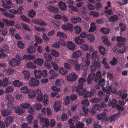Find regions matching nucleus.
<instances>
[{"instance_id": "nucleus-34", "label": "nucleus", "mask_w": 128, "mask_h": 128, "mask_svg": "<svg viewBox=\"0 0 128 128\" xmlns=\"http://www.w3.org/2000/svg\"><path fill=\"white\" fill-rule=\"evenodd\" d=\"M82 30V28L78 26H76L74 28V33L76 34H79Z\"/></svg>"}, {"instance_id": "nucleus-6", "label": "nucleus", "mask_w": 128, "mask_h": 128, "mask_svg": "<svg viewBox=\"0 0 128 128\" xmlns=\"http://www.w3.org/2000/svg\"><path fill=\"white\" fill-rule=\"evenodd\" d=\"M78 76L76 73L72 72L67 76V80L69 81H74L77 79Z\"/></svg>"}, {"instance_id": "nucleus-16", "label": "nucleus", "mask_w": 128, "mask_h": 128, "mask_svg": "<svg viewBox=\"0 0 128 128\" xmlns=\"http://www.w3.org/2000/svg\"><path fill=\"white\" fill-rule=\"evenodd\" d=\"M58 5L60 9L62 11H64L67 10V6L65 2L60 1L58 3Z\"/></svg>"}, {"instance_id": "nucleus-11", "label": "nucleus", "mask_w": 128, "mask_h": 128, "mask_svg": "<svg viewBox=\"0 0 128 128\" xmlns=\"http://www.w3.org/2000/svg\"><path fill=\"white\" fill-rule=\"evenodd\" d=\"M100 63L97 62H94L93 65H91L90 66V70L91 72L95 71L96 68H99L100 66Z\"/></svg>"}, {"instance_id": "nucleus-30", "label": "nucleus", "mask_w": 128, "mask_h": 128, "mask_svg": "<svg viewBox=\"0 0 128 128\" xmlns=\"http://www.w3.org/2000/svg\"><path fill=\"white\" fill-rule=\"evenodd\" d=\"M110 29L108 28H102L100 29V32L104 34H108L110 32Z\"/></svg>"}, {"instance_id": "nucleus-3", "label": "nucleus", "mask_w": 128, "mask_h": 128, "mask_svg": "<svg viewBox=\"0 0 128 128\" xmlns=\"http://www.w3.org/2000/svg\"><path fill=\"white\" fill-rule=\"evenodd\" d=\"M32 22L34 24L41 26H46L47 25L46 22L42 19H33Z\"/></svg>"}, {"instance_id": "nucleus-39", "label": "nucleus", "mask_w": 128, "mask_h": 128, "mask_svg": "<svg viewBox=\"0 0 128 128\" xmlns=\"http://www.w3.org/2000/svg\"><path fill=\"white\" fill-rule=\"evenodd\" d=\"M106 115V112H103L97 115V118L98 120H101L103 118H104Z\"/></svg>"}, {"instance_id": "nucleus-56", "label": "nucleus", "mask_w": 128, "mask_h": 128, "mask_svg": "<svg viewBox=\"0 0 128 128\" xmlns=\"http://www.w3.org/2000/svg\"><path fill=\"white\" fill-rule=\"evenodd\" d=\"M34 38L36 42L39 44H41L42 42V39L41 38H40L38 36L36 35L34 36Z\"/></svg>"}, {"instance_id": "nucleus-25", "label": "nucleus", "mask_w": 128, "mask_h": 128, "mask_svg": "<svg viewBox=\"0 0 128 128\" xmlns=\"http://www.w3.org/2000/svg\"><path fill=\"white\" fill-rule=\"evenodd\" d=\"M12 84L14 86L16 87H20L23 85V83L18 80H16L13 81Z\"/></svg>"}, {"instance_id": "nucleus-46", "label": "nucleus", "mask_w": 128, "mask_h": 128, "mask_svg": "<svg viewBox=\"0 0 128 128\" xmlns=\"http://www.w3.org/2000/svg\"><path fill=\"white\" fill-rule=\"evenodd\" d=\"M90 101L92 103H99L101 101V100L100 98H95L91 99Z\"/></svg>"}, {"instance_id": "nucleus-44", "label": "nucleus", "mask_w": 128, "mask_h": 128, "mask_svg": "<svg viewBox=\"0 0 128 128\" xmlns=\"http://www.w3.org/2000/svg\"><path fill=\"white\" fill-rule=\"evenodd\" d=\"M116 40L118 42H126V40L122 36H118L116 38Z\"/></svg>"}, {"instance_id": "nucleus-41", "label": "nucleus", "mask_w": 128, "mask_h": 128, "mask_svg": "<svg viewBox=\"0 0 128 128\" xmlns=\"http://www.w3.org/2000/svg\"><path fill=\"white\" fill-rule=\"evenodd\" d=\"M26 67L29 69L31 68L35 69L36 67V66L35 65H33L32 62H28L26 65Z\"/></svg>"}, {"instance_id": "nucleus-24", "label": "nucleus", "mask_w": 128, "mask_h": 128, "mask_svg": "<svg viewBox=\"0 0 128 128\" xmlns=\"http://www.w3.org/2000/svg\"><path fill=\"white\" fill-rule=\"evenodd\" d=\"M11 112L12 111L8 109H4L1 112L2 114L4 116H6L10 115Z\"/></svg>"}, {"instance_id": "nucleus-42", "label": "nucleus", "mask_w": 128, "mask_h": 128, "mask_svg": "<svg viewBox=\"0 0 128 128\" xmlns=\"http://www.w3.org/2000/svg\"><path fill=\"white\" fill-rule=\"evenodd\" d=\"M82 88L80 89L79 88V91H78V93L81 96H82L85 94L86 92V90L84 88Z\"/></svg>"}, {"instance_id": "nucleus-8", "label": "nucleus", "mask_w": 128, "mask_h": 128, "mask_svg": "<svg viewBox=\"0 0 128 128\" xmlns=\"http://www.w3.org/2000/svg\"><path fill=\"white\" fill-rule=\"evenodd\" d=\"M96 76L95 73L94 72H92L90 74L86 80L87 83L90 84H91L92 81L94 79H95Z\"/></svg>"}, {"instance_id": "nucleus-13", "label": "nucleus", "mask_w": 128, "mask_h": 128, "mask_svg": "<svg viewBox=\"0 0 128 128\" xmlns=\"http://www.w3.org/2000/svg\"><path fill=\"white\" fill-rule=\"evenodd\" d=\"M61 103L60 101H55L54 103V107L55 110L58 112L60 110L61 106Z\"/></svg>"}, {"instance_id": "nucleus-21", "label": "nucleus", "mask_w": 128, "mask_h": 128, "mask_svg": "<svg viewBox=\"0 0 128 128\" xmlns=\"http://www.w3.org/2000/svg\"><path fill=\"white\" fill-rule=\"evenodd\" d=\"M34 72L36 78L39 79L41 77L42 75L41 70H35L34 71Z\"/></svg>"}, {"instance_id": "nucleus-28", "label": "nucleus", "mask_w": 128, "mask_h": 128, "mask_svg": "<svg viewBox=\"0 0 128 128\" xmlns=\"http://www.w3.org/2000/svg\"><path fill=\"white\" fill-rule=\"evenodd\" d=\"M80 48L84 51H87L89 48V46L83 43L79 46Z\"/></svg>"}, {"instance_id": "nucleus-27", "label": "nucleus", "mask_w": 128, "mask_h": 128, "mask_svg": "<svg viewBox=\"0 0 128 128\" xmlns=\"http://www.w3.org/2000/svg\"><path fill=\"white\" fill-rule=\"evenodd\" d=\"M3 22L8 26H13L14 24V22L13 21H10L6 19H4L2 20Z\"/></svg>"}, {"instance_id": "nucleus-35", "label": "nucleus", "mask_w": 128, "mask_h": 128, "mask_svg": "<svg viewBox=\"0 0 128 128\" xmlns=\"http://www.w3.org/2000/svg\"><path fill=\"white\" fill-rule=\"evenodd\" d=\"M27 51L29 54H32L36 52V50L34 47L31 46L30 48H27Z\"/></svg>"}, {"instance_id": "nucleus-18", "label": "nucleus", "mask_w": 128, "mask_h": 128, "mask_svg": "<svg viewBox=\"0 0 128 128\" xmlns=\"http://www.w3.org/2000/svg\"><path fill=\"white\" fill-rule=\"evenodd\" d=\"M48 10L50 12L54 14L57 13L58 11V9L57 7H54L52 6H49L48 7Z\"/></svg>"}, {"instance_id": "nucleus-48", "label": "nucleus", "mask_w": 128, "mask_h": 128, "mask_svg": "<svg viewBox=\"0 0 128 128\" xmlns=\"http://www.w3.org/2000/svg\"><path fill=\"white\" fill-rule=\"evenodd\" d=\"M33 116L32 115H29L27 117V119L28 122V123L30 124L33 123L32 122L33 120Z\"/></svg>"}, {"instance_id": "nucleus-59", "label": "nucleus", "mask_w": 128, "mask_h": 128, "mask_svg": "<svg viewBox=\"0 0 128 128\" xmlns=\"http://www.w3.org/2000/svg\"><path fill=\"white\" fill-rule=\"evenodd\" d=\"M76 128H83L84 124V123L79 122L77 124H76Z\"/></svg>"}, {"instance_id": "nucleus-12", "label": "nucleus", "mask_w": 128, "mask_h": 128, "mask_svg": "<svg viewBox=\"0 0 128 128\" xmlns=\"http://www.w3.org/2000/svg\"><path fill=\"white\" fill-rule=\"evenodd\" d=\"M36 94L38 95L40 94H42L41 92V90L39 89H37L36 90V91H32L31 94H29V97L30 98H32L36 96Z\"/></svg>"}, {"instance_id": "nucleus-15", "label": "nucleus", "mask_w": 128, "mask_h": 128, "mask_svg": "<svg viewBox=\"0 0 128 128\" xmlns=\"http://www.w3.org/2000/svg\"><path fill=\"white\" fill-rule=\"evenodd\" d=\"M74 40L76 43L79 45V46L85 42L84 39L80 38L79 36L75 37Z\"/></svg>"}, {"instance_id": "nucleus-57", "label": "nucleus", "mask_w": 128, "mask_h": 128, "mask_svg": "<svg viewBox=\"0 0 128 128\" xmlns=\"http://www.w3.org/2000/svg\"><path fill=\"white\" fill-rule=\"evenodd\" d=\"M3 14L4 16L12 18H13L14 16V15L7 12H3Z\"/></svg>"}, {"instance_id": "nucleus-33", "label": "nucleus", "mask_w": 128, "mask_h": 128, "mask_svg": "<svg viewBox=\"0 0 128 128\" xmlns=\"http://www.w3.org/2000/svg\"><path fill=\"white\" fill-rule=\"evenodd\" d=\"M63 84V80L61 79H57L55 82V84L58 86H62Z\"/></svg>"}, {"instance_id": "nucleus-62", "label": "nucleus", "mask_w": 128, "mask_h": 128, "mask_svg": "<svg viewBox=\"0 0 128 128\" xmlns=\"http://www.w3.org/2000/svg\"><path fill=\"white\" fill-rule=\"evenodd\" d=\"M51 54L54 56L56 57L58 56V52L54 49H52L51 50Z\"/></svg>"}, {"instance_id": "nucleus-54", "label": "nucleus", "mask_w": 128, "mask_h": 128, "mask_svg": "<svg viewBox=\"0 0 128 128\" xmlns=\"http://www.w3.org/2000/svg\"><path fill=\"white\" fill-rule=\"evenodd\" d=\"M90 15L94 17H97L99 16L98 13L96 12L92 11L90 13Z\"/></svg>"}, {"instance_id": "nucleus-4", "label": "nucleus", "mask_w": 128, "mask_h": 128, "mask_svg": "<svg viewBox=\"0 0 128 128\" xmlns=\"http://www.w3.org/2000/svg\"><path fill=\"white\" fill-rule=\"evenodd\" d=\"M29 84L31 86H38L39 84V82L34 78H32L29 81Z\"/></svg>"}, {"instance_id": "nucleus-10", "label": "nucleus", "mask_w": 128, "mask_h": 128, "mask_svg": "<svg viewBox=\"0 0 128 128\" xmlns=\"http://www.w3.org/2000/svg\"><path fill=\"white\" fill-rule=\"evenodd\" d=\"M40 121L41 123H44L43 125L46 128H47L50 125L49 120L46 118H42L40 119Z\"/></svg>"}, {"instance_id": "nucleus-7", "label": "nucleus", "mask_w": 128, "mask_h": 128, "mask_svg": "<svg viewBox=\"0 0 128 128\" xmlns=\"http://www.w3.org/2000/svg\"><path fill=\"white\" fill-rule=\"evenodd\" d=\"M14 119V116H9L6 117L4 120L6 126H8L12 123Z\"/></svg>"}, {"instance_id": "nucleus-55", "label": "nucleus", "mask_w": 128, "mask_h": 128, "mask_svg": "<svg viewBox=\"0 0 128 128\" xmlns=\"http://www.w3.org/2000/svg\"><path fill=\"white\" fill-rule=\"evenodd\" d=\"M53 68L56 70H58L59 69V67L58 65L54 62H51Z\"/></svg>"}, {"instance_id": "nucleus-37", "label": "nucleus", "mask_w": 128, "mask_h": 128, "mask_svg": "<svg viewBox=\"0 0 128 128\" xmlns=\"http://www.w3.org/2000/svg\"><path fill=\"white\" fill-rule=\"evenodd\" d=\"M8 80L6 78H5L2 79V86L6 87L8 85Z\"/></svg>"}, {"instance_id": "nucleus-58", "label": "nucleus", "mask_w": 128, "mask_h": 128, "mask_svg": "<svg viewBox=\"0 0 128 128\" xmlns=\"http://www.w3.org/2000/svg\"><path fill=\"white\" fill-rule=\"evenodd\" d=\"M68 62L72 66H73L76 63H77L78 61L77 60H74L69 59L68 60Z\"/></svg>"}, {"instance_id": "nucleus-23", "label": "nucleus", "mask_w": 128, "mask_h": 128, "mask_svg": "<svg viewBox=\"0 0 128 128\" xmlns=\"http://www.w3.org/2000/svg\"><path fill=\"white\" fill-rule=\"evenodd\" d=\"M15 110L16 113L18 115L22 114L25 111L24 110L22 109L19 107L15 108Z\"/></svg>"}, {"instance_id": "nucleus-51", "label": "nucleus", "mask_w": 128, "mask_h": 128, "mask_svg": "<svg viewBox=\"0 0 128 128\" xmlns=\"http://www.w3.org/2000/svg\"><path fill=\"white\" fill-rule=\"evenodd\" d=\"M43 99V96L42 94H40L37 95L36 97V100L39 102H40L42 101Z\"/></svg>"}, {"instance_id": "nucleus-43", "label": "nucleus", "mask_w": 128, "mask_h": 128, "mask_svg": "<svg viewBox=\"0 0 128 128\" xmlns=\"http://www.w3.org/2000/svg\"><path fill=\"white\" fill-rule=\"evenodd\" d=\"M20 18L23 20L28 23H30V19L24 15H22L20 16Z\"/></svg>"}, {"instance_id": "nucleus-45", "label": "nucleus", "mask_w": 128, "mask_h": 128, "mask_svg": "<svg viewBox=\"0 0 128 128\" xmlns=\"http://www.w3.org/2000/svg\"><path fill=\"white\" fill-rule=\"evenodd\" d=\"M104 91L106 92L107 94H110L112 92V87L111 86H110L108 88L106 89H104L103 90Z\"/></svg>"}, {"instance_id": "nucleus-50", "label": "nucleus", "mask_w": 128, "mask_h": 128, "mask_svg": "<svg viewBox=\"0 0 128 128\" xmlns=\"http://www.w3.org/2000/svg\"><path fill=\"white\" fill-rule=\"evenodd\" d=\"M22 26L23 27V29L26 31L29 32H30L31 31V30L27 24H22Z\"/></svg>"}, {"instance_id": "nucleus-22", "label": "nucleus", "mask_w": 128, "mask_h": 128, "mask_svg": "<svg viewBox=\"0 0 128 128\" xmlns=\"http://www.w3.org/2000/svg\"><path fill=\"white\" fill-rule=\"evenodd\" d=\"M67 47L69 50H73L75 48V46L74 44L72 42L70 41L68 42Z\"/></svg>"}, {"instance_id": "nucleus-38", "label": "nucleus", "mask_w": 128, "mask_h": 128, "mask_svg": "<svg viewBox=\"0 0 128 128\" xmlns=\"http://www.w3.org/2000/svg\"><path fill=\"white\" fill-rule=\"evenodd\" d=\"M118 19V16L116 15H114L109 18V20L111 22H114L116 21Z\"/></svg>"}, {"instance_id": "nucleus-31", "label": "nucleus", "mask_w": 128, "mask_h": 128, "mask_svg": "<svg viewBox=\"0 0 128 128\" xmlns=\"http://www.w3.org/2000/svg\"><path fill=\"white\" fill-rule=\"evenodd\" d=\"M99 52L102 55H104L105 53L106 49L103 46H98Z\"/></svg>"}, {"instance_id": "nucleus-9", "label": "nucleus", "mask_w": 128, "mask_h": 128, "mask_svg": "<svg viewBox=\"0 0 128 128\" xmlns=\"http://www.w3.org/2000/svg\"><path fill=\"white\" fill-rule=\"evenodd\" d=\"M20 61L15 58H13L11 60L10 63V64L12 67L18 66L20 64Z\"/></svg>"}, {"instance_id": "nucleus-32", "label": "nucleus", "mask_w": 128, "mask_h": 128, "mask_svg": "<svg viewBox=\"0 0 128 128\" xmlns=\"http://www.w3.org/2000/svg\"><path fill=\"white\" fill-rule=\"evenodd\" d=\"M20 92L24 94L28 93L29 91L28 87L26 86H24L22 87L20 89Z\"/></svg>"}, {"instance_id": "nucleus-40", "label": "nucleus", "mask_w": 128, "mask_h": 128, "mask_svg": "<svg viewBox=\"0 0 128 128\" xmlns=\"http://www.w3.org/2000/svg\"><path fill=\"white\" fill-rule=\"evenodd\" d=\"M36 15V12L33 9L31 10L28 12V16L32 18H33Z\"/></svg>"}, {"instance_id": "nucleus-5", "label": "nucleus", "mask_w": 128, "mask_h": 128, "mask_svg": "<svg viewBox=\"0 0 128 128\" xmlns=\"http://www.w3.org/2000/svg\"><path fill=\"white\" fill-rule=\"evenodd\" d=\"M96 90L95 89L92 88L90 90V91H87L86 92L84 95V97L85 98H90L96 94Z\"/></svg>"}, {"instance_id": "nucleus-19", "label": "nucleus", "mask_w": 128, "mask_h": 128, "mask_svg": "<svg viewBox=\"0 0 128 128\" xmlns=\"http://www.w3.org/2000/svg\"><path fill=\"white\" fill-rule=\"evenodd\" d=\"M86 78L84 77H81L79 79L78 82V85L80 88H82L83 84L86 82Z\"/></svg>"}, {"instance_id": "nucleus-53", "label": "nucleus", "mask_w": 128, "mask_h": 128, "mask_svg": "<svg viewBox=\"0 0 128 128\" xmlns=\"http://www.w3.org/2000/svg\"><path fill=\"white\" fill-rule=\"evenodd\" d=\"M59 72L62 75L66 74L68 72L67 70H65L62 68H60L59 70Z\"/></svg>"}, {"instance_id": "nucleus-63", "label": "nucleus", "mask_w": 128, "mask_h": 128, "mask_svg": "<svg viewBox=\"0 0 128 128\" xmlns=\"http://www.w3.org/2000/svg\"><path fill=\"white\" fill-rule=\"evenodd\" d=\"M24 44L21 41H20L18 42V46L19 48L23 49L24 48Z\"/></svg>"}, {"instance_id": "nucleus-47", "label": "nucleus", "mask_w": 128, "mask_h": 128, "mask_svg": "<svg viewBox=\"0 0 128 128\" xmlns=\"http://www.w3.org/2000/svg\"><path fill=\"white\" fill-rule=\"evenodd\" d=\"M20 106L23 108L26 109L29 108L30 106V104L28 102H25L20 104Z\"/></svg>"}, {"instance_id": "nucleus-1", "label": "nucleus", "mask_w": 128, "mask_h": 128, "mask_svg": "<svg viewBox=\"0 0 128 128\" xmlns=\"http://www.w3.org/2000/svg\"><path fill=\"white\" fill-rule=\"evenodd\" d=\"M101 72L100 71H98L96 74V76L95 78L94 82L96 84H98V82L99 86L103 87L105 84V80L104 79H102Z\"/></svg>"}, {"instance_id": "nucleus-36", "label": "nucleus", "mask_w": 128, "mask_h": 128, "mask_svg": "<svg viewBox=\"0 0 128 128\" xmlns=\"http://www.w3.org/2000/svg\"><path fill=\"white\" fill-rule=\"evenodd\" d=\"M56 36L63 39L65 38L66 35L65 34L60 32H58L56 34Z\"/></svg>"}, {"instance_id": "nucleus-52", "label": "nucleus", "mask_w": 128, "mask_h": 128, "mask_svg": "<svg viewBox=\"0 0 128 128\" xmlns=\"http://www.w3.org/2000/svg\"><path fill=\"white\" fill-rule=\"evenodd\" d=\"M14 90L13 87L12 86H9L6 88L5 92L6 93H10Z\"/></svg>"}, {"instance_id": "nucleus-49", "label": "nucleus", "mask_w": 128, "mask_h": 128, "mask_svg": "<svg viewBox=\"0 0 128 128\" xmlns=\"http://www.w3.org/2000/svg\"><path fill=\"white\" fill-rule=\"evenodd\" d=\"M116 100L114 99L110 103V105L112 108H114L115 107L116 108Z\"/></svg>"}, {"instance_id": "nucleus-20", "label": "nucleus", "mask_w": 128, "mask_h": 128, "mask_svg": "<svg viewBox=\"0 0 128 128\" xmlns=\"http://www.w3.org/2000/svg\"><path fill=\"white\" fill-rule=\"evenodd\" d=\"M43 63V60L41 58H38L35 59L34 62V64L37 65L38 66H41Z\"/></svg>"}, {"instance_id": "nucleus-14", "label": "nucleus", "mask_w": 128, "mask_h": 128, "mask_svg": "<svg viewBox=\"0 0 128 128\" xmlns=\"http://www.w3.org/2000/svg\"><path fill=\"white\" fill-rule=\"evenodd\" d=\"M23 76L26 80H29L30 78V72L28 70H24L22 72Z\"/></svg>"}, {"instance_id": "nucleus-2", "label": "nucleus", "mask_w": 128, "mask_h": 128, "mask_svg": "<svg viewBox=\"0 0 128 128\" xmlns=\"http://www.w3.org/2000/svg\"><path fill=\"white\" fill-rule=\"evenodd\" d=\"M81 103L83 105V106H82V111L85 114L87 115L89 110L88 108V106L89 104L88 100L87 99H85L82 101Z\"/></svg>"}, {"instance_id": "nucleus-26", "label": "nucleus", "mask_w": 128, "mask_h": 128, "mask_svg": "<svg viewBox=\"0 0 128 128\" xmlns=\"http://www.w3.org/2000/svg\"><path fill=\"white\" fill-rule=\"evenodd\" d=\"M120 115V113L118 112V113L114 114L111 116L110 117V121L111 122L113 121L115 122L117 118L119 117Z\"/></svg>"}, {"instance_id": "nucleus-60", "label": "nucleus", "mask_w": 128, "mask_h": 128, "mask_svg": "<svg viewBox=\"0 0 128 128\" xmlns=\"http://www.w3.org/2000/svg\"><path fill=\"white\" fill-rule=\"evenodd\" d=\"M78 19V20H81L80 18H79L78 17V18H71L70 19V21L73 22L75 24L77 23Z\"/></svg>"}, {"instance_id": "nucleus-64", "label": "nucleus", "mask_w": 128, "mask_h": 128, "mask_svg": "<svg viewBox=\"0 0 128 128\" xmlns=\"http://www.w3.org/2000/svg\"><path fill=\"white\" fill-rule=\"evenodd\" d=\"M87 6L90 10H92L94 9L95 7L92 4L90 3H88Z\"/></svg>"}, {"instance_id": "nucleus-29", "label": "nucleus", "mask_w": 128, "mask_h": 128, "mask_svg": "<svg viewBox=\"0 0 128 128\" xmlns=\"http://www.w3.org/2000/svg\"><path fill=\"white\" fill-rule=\"evenodd\" d=\"M82 53L80 50L74 52L72 54V56L74 58H77L81 56Z\"/></svg>"}, {"instance_id": "nucleus-61", "label": "nucleus", "mask_w": 128, "mask_h": 128, "mask_svg": "<svg viewBox=\"0 0 128 128\" xmlns=\"http://www.w3.org/2000/svg\"><path fill=\"white\" fill-rule=\"evenodd\" d=\"M55 120L54 119H51L50 120V127L52 128L54 127L56 123Z\"/></svg>"}, {"instance_id": "nucleus-17", "label": "nucleus", "mask_w": 128, "mask_h": 128, "mask_svg": "<svg viewBox=\"0 0 128 128\" xmlns=\"http://www.w3.org/2000/svg\"><path fill=\"white\" fill-rule=\"evenodd\" d=\"M119 48H121L123 47V50L122 51L120 50L119 53L122 54L125 52L126 51V44L125 43L122 42H119L117 44Z\"/></svg>"}]
</instances>
